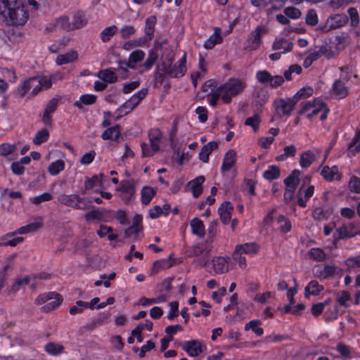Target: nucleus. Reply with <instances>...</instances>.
<instances>
[{
    "label": "nucleus",
    "instance_id": "f257e3e1",
    "mask_svg": "<svg viewBox=\"0 0 360 360\" xmlns=\"http://www.w3.org/2000/svg\"><path fill=\"white\" fill-rule=\"evenodd\" d=\"M0 15L8 25H23L29 18L25 5L20 0H0Z\"/></svg>",
    "mask_w": 360,
    "mask_h": 360
},
{
    "label": "nucleus",
    "instance_id": "f03ea898",
    "mask_svg": "<svg viewBox=\"0 0 360 360\" xmlns=\"http://www.w3.org/2000/svg\"><path fill=\"white\" fill-rule=\"evenodd\" d=\"M247 86L245 79L231 77L217 88V94L224 103H229L232 98L243 92Z\"/></svg>",
    "mask_w": 360,
    "mask_h": 360
},
{
    "label": "nucleus",
    "instance_id": "7ed1b4c3",
    "mask_svg": "<svg viewBox=\"0 0 360 360\" xmlns=\"http://www.w3.org/2000/svg\"><path fill=\"white\" fill-rule=\"evenodd\" d=\"M63 301V297L60 294L56 292H48L39 295L34 303L41 307L42 311L48 313L57 309Z\"/></svg>",
    "mask_w": 360,
    "mask_h": 360
},
{
    "label": "nucleus",
    "instance_id": "20e7f679",
    "mask_svg": "<svg viewBox=\"0 0 360 360\" xmlns=\"http://www.w3.org/2000/svg\"><path fill=\"white\" fill-rule=\"evenodd\" d=\"M329 109L322 98H317L304 103L302 105L301 113L307 118L311 119L319 113H321V120L326 118Z\"/></svg>",
    "mask_w": 360,
    "mask_h": 360
},
{
    "label": "nucleus",
    "instance_id": "39448f33",
    "mask_svg": "<svg viewBox=\"0 0 360 360\" xmlns=\"http://www.w3.org/2000/svg\"><path fill=\"white\" fill-rule=\"evenodd\" d=\"M274 212H269L264 219V225L266 229L271 227L274 231H279L283 233H288L291 229L290 221L282 215L274 217Z\"/></svg>",
    "mask_w": 360,
    "mask_h": 360
},
{
    "label": "nucleus",
    "instance_id": "423d86ee",
    "mask_svg": "<svg viewBox=\"0 0 360 360\" xmlns=\"http://www.w3.org/2000/svg\"><path fill=\"white\" fill-rule=\"evenodd\" d=\"M58 201L64 205L78 210H85L89 202L87 198H82L77 194H63L59 197Z\"/></svg>",
    "mask_w": 360,
    "mask_h": 360
},
{
    "label": "nucleus",
    "instance_id": "0eeeda50",
    "mask_svg": "<svg viewBox=\"0 0 360 360\" xmlns=\"http://www.w3.org/2000/svg\"><path fill=\"white\" fill-rule=\"evenodd\" d=\"M300 172L295 169L285 179V192L284 198L285 200L290 201L292 199L293 193L300 183Z\"/></svg>",
    "mask_w": 360,
    "mask_h": 360
},
{
    "label": "nucleus",
    "instance_id": "6e6552de",
    "mask_svg": "<svg viewBox=\"0 0 360 360\" xmlns=\"http://www.w3.org/2000/svg\"><path fill=\"white\" fill-rule=\"evenodd\" d=\"M86 24L85 18L82 15H75L72 25L69 23V19L67 17H61L56 22V26L65 30L78 29Z\"/></svg>",
    "mask_w": 360,
    "mask_h": 360
},
{
    "label": "nucleus",
    "instance_id": "1a4fd4ad",
    "mask_svg": "<svg viewBox=\"0 0 360 360\" xmlns=\"http://www.w3.org/2000/svg\"><path fill=\"white\" fill-rule=\"evenodd\" d=\"M311 180V178L308 176H306L303 179V183L302 186L300 187L298 191V205L301 207L306 206V202L314 194V186H305V185L309 183Z\"/></svg>",
    "mask_w": 360,
    "mask_h": 360
},
{
    "label": "nucleus",
    "instance_id": "9d476101",
    "mask_svg": "<svg viewBox=\"0 0 360 360\" xmlns=\"http://www.w3.org/2000/svg\"><path fill=\"white\" fill-rule=\"evenodd\" d=\"M267 32L266 27L257 26L250 34L245 49L250 51L256 50L260 45L261 37Z\"/></svg>",
    "mask_w": 360,
    "mask_h": 360
},
{
    "label": "nucleus",
    "instance_id": "9b49d317",
    "mask_svg": "<svg viewBox=\"0 0 360 360\" xmlns=\"http://www.w3.org/2000/svg\"><path fill=\"white\" fill-rule=\"evenodd\" d=\"M295 105V102L291 98H278L273 103L275 111L283 115H290Z\"/></svg>",
    "mask_w": 360,
    "mask_h": 360
},
{
    "label": "nucleus",
    "instance_id": "f8f14e48",
    "mask_svg": "<svg viewBox=\"0 0 360 360\" xmlns=\"http://www.w3.org/2000/svg\"><path fill=\"white\" fill-rule=\"evenodd\" d=\"M182 349L191 357L199 356L205 349V346L197 340H192L185 342L182 345Z\"/></svg>",
    "mask_w": 360,
    "mask_h": 360
},
{
    "label": "nucleus",
    "instance_id": "ddd939ff",
    "mask_svg": "<svg viewBox=\"0 0 360 360\" xmlns=\"http://www.w3.org/2000/svg\"><path fill=\"white\" fill-rule=\"evenodd\" d=\"M186 54L184 53L182 57L174 65V66L169 70H165L169 76L172 77H181L187 71L186 68Z\"/></svg>",
    "mask_w": 360,
    "mask_h": 360
},
{
    "label": "nucleus",
    "instance_id": "4468645a",
    "mask_svg": "<svg viewBox=\"0 0 360 360\" xmlns=\"http://www.w3.org/2000/svg\"><path fill=\"white\" fill-rule=\"evenodd\" d=\"M31 82L33 87L32 90V94L33 95H36L43 89H48L51 86V79L46 76L32 77Z\"/></svg>",
    "mask_w": 360,
    "mask_h": 360
},
{
    "label": "nucleus",
    "instance_id": "2eb2a0df",
    "mask_svg": "<svg viewBox=\"0 0 360 360\" xmlns=\"http://www.w3.org/2000/svg\"><path fill=\"white\" fill-rule=\"evenodd\" d=\"M326 46H321L311 50L304 60L303 66L309 68L314 61L318 60L323 55H326V57L329 58L330 56L326 53Z\"/></svg>",
    "mask_w": 360,
    "mask_h": 360
},
{
    "label": "nucleus",
    "instance_id": "dca6fc26",
    "mask_svg": "<svg viewBox=\"0 0 360 360\" xmlns=\"http://www.w3.org/2000/svg\"><path fill=\"white\" fill-rule=\"evenodd\" d=\"M103 178L104 175L103 174L94 175L91 178H86L84 181V188L82 191V193H88L89 191L93 190L94 188L96 186L104 188Z\"/></svg>",
    "mask_w": 360,
    "mask_h": 360
},
{
    "label": "nucleus",
    "instance_id": "f3484780",
    "mask_svg": "<svg viewBox=\"0 0 360 360\" xmlns=\"http://www.w3.org/2000/svg\"><path fill=\"white\" fill-rule=\"evenodd\" d=\"M229 258L219 256L212 259V266L214 274H222L229 271Z\"/></svg>",
    "mask_w": 360,
    "mask_h": 360
},
{
    "label": "nucleus",
    "instance_id": "a211bd4d",
    "mask_svg": "<svg viewBox=\"0 0 360 360\" xmlns=\"http://www.w3.org/2000/svg\"><path fill=\"white\" fill-rule=\"evenodd\" d=\"M321 175L328 181H340L342 179V174L339 172L338 167L324 166L321 170Z\"/></svg>",
    "mask_w": 360,
    "mask_h": 360
},
{
    "label": "nucleus",
    "instance_id": "6ab92c4d",
    "mask_svg": "<svg viewBox=\"0 0 360 360\" xmlns=\"http://www.w3.org/2000/svg\"><path fill=\"white\" fill-rule=\"evenodd\" d=\"M293 43L292 40L287 37L276 39L272 48L275 51H279L282 53H286L292 51Z\"/></svg>",
    "mask_w": 360,
    "mask_h": 360
},
{
    "label": "nucleus",
    "instance_id": "aec40b11",
    "mask_svg": "<svg viewBox=\"0 0 360 360\" xmlns=\"http://www.w3.org/2000/svg\"><path fill=\"white\" fill-rule=\"evenodd\" d=\"M237 153L233 150H229L224 155L221 170L223 173L229 172L236 162Z\"/></svg>",
    "mask_w": 360,
    "mask_h": 360
},
{
    "label": "nucleus",
    "instance_id": "412c9836",
    "mask_svg": "<svg viewBox=\"0 0 360 360\" xmlns=\"http://www.w3.org/2000/svg\"><path fill=\"white\" fill-rule=\"evenodd\" d=\"M204 181L205 177L199 176L188 182L187 188L192 193L194 198H198L202 193V184Z\"/></svg>",
    "mask_w": 360,
    "mask_h": 360
},
{
    "label": "nucleus",
    "instance_id": "4be33fe9",
    "mask_svg": "<svg viewBox=\"0 0 360 360\" xmlns=\"http://www.w3.org/2000/svg\"><path fill=\"white\" fill-rule=\"evenodd\" d=\"M337 238L345 239L355 236L359 233V231L355 229L354 224H349L339 227L337 231Z\"/></svg>",
    "mask_w": 360,
    "mask_h": 360
},
{
    "label": "nucleus",
    "instance_id": "5701e85b",
    "mask_svg": "<svg viewBox=\"0 0 360 360\" xmlns=\"http://www.w3.org/2000/svg\"><path fill=\"white\" fill-rule=\"evenodd\" d=\"M233 207L230 202H224L218 209V213L220 216L221 221L226 224L229 223L231 219Z\"/></svg>",
    "mask_w": 360,
    "mask_h": 360
},
{
    "label": "nucleus",
    "instance_id": "b1692460",
    "mask_svg": "<svg viewBox=\"0 0 360 360\" xmlns=\"http://www.w3.org/2000/svg\"><path fill=\"white\" fill-rule=\"evenodd\" d=\"M77 58V51L70 50L63 54H59L56 58V63L57 65H63L75 62Z\"/></svg>",
    "mask_w": 360,
    "mask_h": 360
},
{
    "label": "nucleus",
    "instance_id": "393cba45",
    "mask_svg": "<svg viewBox=\"0 0 360 360\" xmlns=\"http://www.w3.org/2000/svg\"><path fill=\"white\" fill-rule=\"evenodd\" d=\"M252 97L255 105L262 107L267 102L269 94L265 89L257 87L255 89Z\"/></svg>",
    "mask_w": 360,
    "mask_h": 360
},
{
    "label": "nucleus",
    "instance_id": "a878e982",
    "mask_svg": "<svg viewBox=\"0 0 360 360\" xmlns=\"http://www.w3.org/2000/svg\"><path fill=\"white\" fill-rule=\"evenodd\" d=\"M43 224V221L41 218L37 219L34 221L20 227L18 229L15 233H11L13 236L14 234H26L29 233H33L39 229Z\"/></svg>",
    "mask_w": 360,
    "mask_h": 360
},
{
    "label": "nucleus",
    "instance_id": "bb28decb",
    "mask_svg": "<svg viewBox=\"0 0 360 360\" xmlns=\"http://www.w3.org/2000/svg\"><path fill=\"white\" fill-rule=\"evenodd\" d=\"M222 42V37L221 36V30L219 27L214 28V32L211 34L209 38L204 42V47L206 49H212L217 44Z\"/></svg>",
    "mask_w": 360,
    "mask_h": 360
},
{
    "label": "nucleus",
    "instance_id": "cd10ccee",
    "mask_svg": "<svg viewBox=\"0 0 360 360\" xmlns=\"http://www.w3.org/2000/svg\"><path fill=\"white\" fill-rule=\"evenodd\" d=\"M192 233L199 238H202L205 233V227L202 220L195 217L190 221Z\"/></svg>",
    "mask_w": 360,
    "mask_h": 360
},
{
    "label": "nucleus",
    "instance_id": "c85d7f7f",
    "mask_svg": "<svg viewBox=\"0 0 360 360\" xmlns=\"http://www.w3.org/2000/svg\"><path fill=\"white\" fill-rule=\"evenodd\" d=\"M242 254L255 255L259 250V246L256 243H247L237 245L235 248Z\"/></svg>",
    "mask_w": 360,
    "mask_h": 360
},
{
    "label": "nucleus",
    "instance_id": "c756f323",
    "mask_svg": "<svg viewBox=\"0 0 360 360\" xmlns=\"http://www.w3.org/2000/svg\"><path fill=\"white\" fill-rule=\"evenodd\" d=\"M217 147V143L214 141H210L205 145L199 153V159L203 162H208L210 155Z\"/></svg>",
    "mask_w": 360,
    "mask_h": 360
},
{
    "label": "nucleus",
    "instance_id": "7c9ffc66",
    "mask_svg": "<svg viewBox=\"0 0 360 360\" xmlns=\"http://www.w3.org/2000/svg\"><path fill=\"white\" fill-rule=\"evenodd\" d=\"M332 92L335 96L342 98L347 96L349 91L347 87L341 81L336 80L333 83Z\"/></svg>",
    "mask_w": 360,
    "mask_h": 360
},
{
    "label": "nucleus",
    "instance_id": "2f4dec72",
    "mask_svg": "<svg viewBox=\"0 0 360 360\" xmlns=\"http://www.w3.org/2000/svg\"><path fill=\"white\" fill-rule=\"evenodd\" d=\"M155 189L149 186H145L141 191V201L144 205L150 203L153 198L155 195Z\"/></svg>",
    "mask_w": 360,
    "mask_h": 360
},
{
    "label": "nucleus",
    "instance_id": "473e14b6",
    "mask_svg": "<svg viewBox=\"0 0 360 360\" xmlns=\"http://www.w3.org/2000/svg\"><path fill=\"white\" fill-rule=\"evenodd\" d=\"M96 96L94 94H84L75 102V105L79 108L82 109L84 105H89L96 102Z\"/></svg>",
    "mask_w": 360,
    "mask_h": 360
},
{
    "label": "nucleus",
    "instance_id": "72a5a7b5",
    "mask_svg": "<svg viewBox=\"0 0 360 360\" xmlns=\"http://www.w3.org/2000/svg\"><path fill=\"white\" fill-rule=\"evenodd\" d=\"M36 276H25L22 278H18L17 281L13 284L11 288L8 290V293H15L20 290L21 287H24L26 285L30 284L32 279H36Z\"/></svg>",
    "mask_w": 360,
    "mask_h": 360
},
{
    "label": "nucleus",
    "instance_id": "f704fd0d",
    "mask_svg": "<svg viewBox=\"0 0 360 360\" xmlns=\"http://www.w3.org/2000/svg\"><path fill=\"white\" fill-rule=\"evenodd\" d=\"M65 161L59 159L52 162L48 167V172L51 176H56L65 169Z\"/></svg>",
    "mask_w": 360,
    "mask_h": 360
},
{
    "label": "nucleus",
    "instance_id": "c9c22d12",
    "mask_svg": "<svg viewBox=\"0 0 360 360\" xmlns=\"http://www.w3.org/2000/svg\"><path fill=\"white\" fill-rule=\"evenodd\" d=\"M97 234L101 238L107 237L110 240H115L117 238V235L113 232L112 228L105 225L100 226Z\"/></svg>",
    "mask_w": 360,
    "mask_h": 360
},
{
    "label": "nucleus",
    "instance_id": "e433bc0d",
    "mask_svg": "<svg viewBox=\"0 0 360 360\" xmlns=\"http://www.w3.org/2000/svg\"><path fill=\"white\" fill-rule=\"evenodd\" d=\"M144 57L145 53L143 51L140 49L134 51L129 55L128 60V67L134 68L137 63L141 62L143 60Z\"/></svg>",
    "mask_w": 360,
    "mask_h": 360
},
{
    "label": "nucleus",
    "instance_id": "4c0bfd02",
    "mask_svg": "<svg viewBox=\"0 0 360 360\" xmlns=\"http://www.w3.org/2000/svg\"><path fill=\"white\" fill-rule=\"evenodd\" d=\"M347 20L345 15H335L328 19L327 22L329 24L330 28H338L343 26Z\"/></svg>",
    "mask_w": 360,
    "mask_h": 360
},
{
    "label": "nucleus",
    "instance_id": "58836bf2",
    "mask_svg": "<svg viewBox=\"0 0 360 360\" xmlns=\"http://www.w3.org/2000/svg\"><path fill=\"white\" fill-rule=\"evenodd\" d=\"M351 300L352 297L350 293L345 290L340 291L335 295V300L337 302L345 307H349V302Z\"/></svg>",
    "mask_w": 360,
    "mask_h": 360
},
{
    "label": "nucleus",
    "instance_id": "ea45409f",
    "mask_svg": "<svg viewBox=\"0 0 360 360\" xmlns=\"http://www.w3.org/2000/svg\"><path fill=\"white\" fill-rule=\"evenodd\" d=\"M323 289L322 285H320L316 281H311L305 287V296L316 295Z\"/></svg>",
    "mask_w": 360,
    "mask_h": 360
},
{
    "label": "nucleus",
    "instance_id": "a19ab883",
    "mask_svg": "<svg viewBox=\"0 0 360 360\" xmlns=\"http://www.w3.org/2000/svg\"><path fill=\"white\" fill-rule=\"evenodd\" d=\"M147 94L146 89H141L136 94H134L129 100L126 102L134 109L141 101V100L146 96Z\"/></svg>",
    "mask_w": 360,
    "mask_h": 360
},
{
    "label": "nucleus",
    "instance_id": "79ce46f5",
    "mask_svg": "<svg viewBox=\"0 0 360 360\" xmlns=\"http://www.w3.org/2000/svg\"><path fill=\"white\" fill-rule=\"evenodd\" d=\"M149 136V144L153 146L154 148L159 149L160 141L162 138V134L158 129H151L148 134Z\"/></svg>",
    "mask_w": 360,
    "mask_h": 360
},
{
    "label": "nucleus",
    "instance_id": "37998d69",
    "mask_svg": "<svg viewBox=\"0 0 360 360\" xmlns=\"http://www.w3.org/2000/svg\"><path fill=\"white\" fill-rule=\"evenodd\" d=\"M49 138V132L46 129H42L38 131L32 139V143L37 146H39L48 141Z\"/></svg>",
    "mask_w": 360,
    "mask_h": 360
},
{
    "label": "nucleus",
    "instance_id": "c03bdc74",
    "mask_svg": "<svg viewBox=\"0 0 360 360\" xmlns=\"http://www.w3.org/2000/svg\"><path fill=\"white\" fill-rule=\"evenodd\" d=\"M120 134V130L118 126H115L111 128H108L104 131L102 134V138L104 140H112L115 141L118 139Z\"/></svg>",
    "mask_w": 360,
    "mask_h": 360
},
{
    "label": "nucleus",
    "instance_id": "a18cd8bd",
    "mask_svg": "<svg viewBox=\"0 0 360 360\" xmlns=\"http://www.w3.org/2000/svg\"><path fill=\"white\" fill-rule=\"evenodd\" d=\"M98 77L106 83H113L117 80L116 74L109 69L100 71Z\"/></svg>",
    "mask_w": 360,
    "mask_h": 360
},
{
    "label": "nucleus",
    "instance_id": "49530a36",
    "mask_svg": "<svg viewBox=\"0 0 360 360\" xmlns=\"http://www.w3.org/2000/svg\"><path fill=\"white\" fill-rule=\"evenodd\" d=\"M280 176V169L276 165L269 166L263 173V177L269 181L276 179Z\"/></svg>",
    "mask_w": 360,
    "mask_h": 360
},
{
    "label": "nucleus",
    "instance_id": "de8ad7c7",
    "mask_svg": "<svg viewBox=\"0 0 360 360\" xmlns=\"http://www.w3.org/2000/svg\"><path fill=\"white\" fill-rule=\"evenodd\" d=\"M315 160L314 154L311 151H306L300 155V164L302 167H309Z\"/></svg>",
    "mask_w": 360,
    "mask_h": 360
},
{
    "label": "nucleus",
    "instance_id": "09e8293b",
    "mask_svg": "<svg viewBox=\"0 0 360 360\" xmlns=\"http://www.w3.org/2000/svg\"><path fill=\"white\" fill-rule=\"evenodd\" d=\"M45 351L51 355H58L64 352L63 345L57 343L49 342L44 347Z\"/></svg>",
    "mask_w": 360,
    "mask_h": 360
},
{
    "label": "nucleus",
    "instance_id": "8fccbe9b",
    "mask_svg": "<svg viewBox=\"0 0 360 360\" xmlns=\"http://www.w3.org/2000/svg\"><path fill=\"white\" fill-rule=\"evenodd\" d=\"M117 31V27L115 25H110L105 27L101 32V39L103 42H107L111 39Z\"/></svg>",
    "mask_w": 360,
    "mask_h": 360
},
{
    "label": "nucleus",
    "instance_id": "3c124183",
    "mask_svg": "<svg viewBox=\"0 0 360 360\" xmlns=\"http://www.w3.org/2000/svg\"><path fill=\"white\" fill-rule=\"evenodd\" d=\"M260 325L261 322L259 320H252L245 326V330H252L257 336H261L264 333V330Z\"/></svg>",
    "mask_w": 360,
    "mask_h": 360
},
{
    "label": "nucleus",
    "instance_id": "603ef678",
    "mask_svg": "<svg viewBox=\"0 0 360 360\" xmlns=\"http://www.w3.org/2000/svg\"><path fill=\"white\" fill-rule=\"evenodd\" d=\"M69 39L68 38H63L55 41L53 44L49 46V50L53 53H57L58 51L65 49L68 44Z\"/></svg>",
    "mask_w": 360,
    "mask_h": 360
},
{
    "label": "nucleus",
    "instance_id": "864d4df0",
    "mask_svg": "<svg viewBox=\"0 0 360 360\" xmlns=\"http://www.w3.org/2000/svg\"><path fill=\"white\" fill-rule=\"evenodd\" d=\"M16 146L10 143L0 144V156L8 157L16 150Z\"/></svg>",
    "mask_w": 360,
    "mask_h": 360
},
{
    "label": "nucleus",
    "instance_id": "5fc2aeb1",
    "mask_svg": "<svg viewBox=\"0 0 360 360\" xmlns=\"http://www.w3.org/2000/svg\"><path fill=\"white\" fill-rule=\"evenodd\" d=\"M295 153H296V148L295 146L290 145V146H285L283 148V153L278 155L276 157V160L278 161H284L287 158L294 156Z\"/></svg>",
    "mask_w": 360,
    "mask_h": 360
},
{
    "label": "nucleus",
    "instance_id": "6e6d98bb",
    "mask_svg": "<svg viewBox=\"0 0 360 360\" xmlns=\"http://www.w3.org/2000/svg\"><path fill=\"white\" fill-rule=\"evenodd\" d=\"M86 309H87V302L82 300H78L76 302L75 305L70 308L69 313L71 315L80 314Z\"/></svg>",
    "mask_w": 360,
    "mask_h": 360
},
{
    "label": "nucleus",
    "instance_id": "4d7b16f0",
    "mask_svg": "<svg viewBox=\"0 0 360 360\" xmlns=\"http://www.w3.org/2000/svg\"><path fill=\"white\" fill-rule=\"evenodd\" d=\"M156 24V17L151 15L148 17L146 20L145 32L146 34L150 37L153 35L154 32V27Z\"/></svg>",
    "mask_w": 360,
    "mask_h": 360
},
{
    "label": "nucleus",
    "instance_id": "13d9d810",
    "mask_svg": "<svg viewBox=\"0 0 360 360\" xmlns=\"http://www.w3.org/2000/svg\"><path fill=\"white\" fill-rule=\"evenodd\" d=\"M170 266L171 264L168 259H160L153 263V271L156 274L160 270L168 269Z\"/></svg>",
    "mask_w": 360,
    "mask_h": 360
},
{
    "label": "nucleus",
    "instance_id": "bf43d9fd",
    "mask_svg": "<svg viewBox=\"0 0 360 360\" xmlns=\"http://www.w3.org/2000/svg\"><path fill=\"white\" fill-rule=\"evenodd\" d=\"M260 123V116L258 114L254 115L245 120V124L252 128L255 131H257Z\"/></svg>",
    "mask_w": 360,
    "mask_h": 360
},
{
    "label": "nucleus",
    "instance_id": "052dcab7",
    "mask_svg": "<svg viewBox=\"0 0 360 360\" xmlns=\"http://www.w3.org/2000/svg\"><path fill=\"white\" fill-rule=\"evenodd\" d=\"M330 299H328L325 300L323 302H319L315 304L311 307V313L314 316L320 315L323 311L326 306L328 305L330 303Z\"/></svg>",
    "mask_w": 360,
    "mask_h": 360
},
{
    "label": "nucleus",
    "instance_id": "680f3d73",
    "mask_svg": "<svg viewBox=\"0 0 360 360\" xmlns=\"http://www.w3.org/2000/svg\"><path fill=\"white\" fill-rule=\"evenodd\" d=\"M52 199V195L49 193H44L39 195L33 196L30 198V201L34 204L38 205L42 202L49 201Z\"/></svg>",
    "mask_w": 360,
    "mask_h": 360
},
{
    "label": "nucleus",
    "instance_id": "e2e57ef3",
    "mask_svg": "<svg viewBox=\"0 0 360 360\" xmlns=\"http://www.w3.org/2000/svg\"><path fill=\"white\" fill-rule=\"evenodd\" d=\"M167 300V297L165 295L159 296L156 298H143L141 300V304L143 307L148 306L153 304H159Z\"/></svg>",
    "mask_w": 360,
    "mask_h": 360
},
{
    "label": "nucleus",
    "instance_id": "0e129e2a",
    "mask_svg": "<svg viewBox=\"0 0 360 360\" xmlns=\"http://www.w3.org/2000/svg\"><path fill=\"white\" fill-rule=\"evenodd\" d=\"M271 74L266 70H259L256 72L255 77L261 84L269 83Z\"/></svg>",
    "mask_w": 360,
    "mask_h": 360
},
{
    "label": "nucleus",
    "instance_id": "69168bd1",
    "mask_svg": "<svg viewBox=\"0 0 360 360\" xmlns=\"http://www.w3.org/2000/svg\"><path fill=\"white\" fill-rule=\"evenodd\" d=\"M349 190L356 193H360V178L352 176L349 182Z\"/></svg>",
    "mask_w": 360,
    "mask_h": 360
},
{
    "label": "nucleus",
    "instance_id": "338daca9",
    "mask_svg": "<svg viewBox=\"0 0 360 360\" xmlns=\"http://www.w3.org/2000/svg\"><path fill=\"white\" fill-rule=\"evenodd\" d=\"M306 23L311 26H314L318 23V15L314 10H309L306 15Z\"/></svg>",
    "mask_w": 360,
    "mask_h": 360
},
{
    "label": "nucleus",
    "instance_id": "774afa93",
    "mask_svg": "<svg viewBox=\"0 0 360 360\" xmlns=\"http://www.w3.org/2000/svg\"><path fill=\"white\" fill-rule=\"evenodd\" d=\"M348 13L350 18L352 26H357L360 21L357 10L354 8H350L348 9Z\"/></svg>",
    "mask_w": 360,
    "mask_h": 360
}]
</instances>
